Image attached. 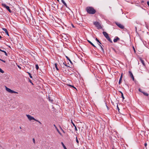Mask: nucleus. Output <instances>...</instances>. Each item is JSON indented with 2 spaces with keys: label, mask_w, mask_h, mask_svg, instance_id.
<instances>
[{
  "label": "nucleus",
  "mask_w": 149,
  "mask_h": 149,
  "mask_svg": "<svg viewBox=\"0 0 149 149\" xmlns=\"http://www.w3.org/2000/svg\"><path fill=\"white\" fill-rule=\"evenodd\" d=\"M86 10L87 13L91 15H93L96 12V10L92 6H88L86 8Z\"/></svg>",
  "instance_id": "obj_1"
},
{
  "label": "nucleus",
  "mask_w": 149,
  "mask_h": 149,
  "mask_svg": "<svg viewBox=\"0 0 149 149\" xmlns=\"http://www.w3.org/2000/svg\"><path fill=\"white\" fill-rule=\"evenodd\" d=\"M26 116L28 118L29 120H34L37 122H38L40 124H41L42 123L40 121H39L38 120H36L35 119L34 117L31 116L29 115H26Z\"/></svg>",
  "instance_id": "obj_2"
},
{
  "label": "nucleus",
  "mask_w": 149,
  "mask_h": 149,
  "mask_svg": "<svg viewBox=\"0 0 149 149\" xmlns=\"http://www.w3.org/2000/svg\"><path fill=\"white\" fill-rule=\"evenodd\" d=\"M94 24L97 28L98 29H101L102 27L100 23L97 22H94Z\"/></svg>",
  "instance_id": "obj_3"
},
{
  "label": "nucleus",
  "mask_w": 149,
  "mask_h": 149,
  "mask_svg": "<svg viewBox=\"0 0 149 149\" xmlns=\"http://www.w3.org/2000/svg\"><path fill=\"white\" fill-rule=\"evenodd\" d=\"M2 6L4 8H6L10 13H11L12 11L10 9L9 7L6 5L5 3H2L1 4Z\"/></svg>",
  "instance_id": "obj_4"
},
{
  "label": "nucleus",
  "mask_w": 149,
  "mask_h": 149,
  "mask_svg": "<svg viewBox=\"0 0 149 149\" xmlns=\"http://www.w3.org/2000/svg\"><path fill=\"white\" fill-rule=\"evenodd\" d=\"M6 87V91H8V92L11 93H18L17 92L13 90H11L10 89L7 88V87L5 86Z\"/></svg>",
  "instance_id": "obj_5"
},
{
  "label": "nucleus",
  "mask_w": 149,
  "mask_h": 149,
  "mask_svg": "<svg viewBox=\"0 0 149 149\" xmlns=\"http://www.w3.org/2000/svg\"><path fill=\"white\" fill-rule=\"evenodd\" d=\"M115 23L116 24L120 29H124V26L123 25L120 24V23H118V22H116Z\"/></svg>",
  "instance_id": "obj_6"
},
{
  "label": "nucleus",
  "mask_w": 149,
  "mask_h": 149,
  "mask_svg": "<svg viewBox=\"0 0 149 149\" xmlns=\"http://www.w3.org/2000/svg\"><path fill=\"white\" fill-rule=\"evenodd\" d=\"M102 33L104 36L106 38L109 36L108 34L106 32L103 31V32Z\"/></svg>",
  "instance_id": "obj_7"
},
{
  "label": "nucleus",
  "mask_w": 149,
  "mask_h": 149,
  "mask_svg": "<svg viewBox=\"0 0 149 149\" xmlns=\"http://www.w3.org/2000/svg\"><path fill=\"white\" fill-rule=\"evenodd\" d=\"M120 40V38L116 36L113 39V41L114 42H116L118 40Z\"/></svg>",
  "instance_id": "obj_8"
},
{
  "label": "nucleus",
  "mask_w": 149,
  "mask_h": 149,
  "mask_svg": "<svg viewBox=\"0 0 149 149\" xmlns=\"http://www.w3.org/2000/svg\"><path fill=\"white\" fill-rule=\"evenodd\" d=\"M129 73L130 74V76L132 78V80L134 81V77L132 73L130 71L129 72Z\"/></svg>",
  "instance_id": "obj_9"
},
{
  "label": "nucleus",
  "mask_w": 149,
  "mask_h": 149,
  "mask_svg": "<svg viewBox=\"0 0 149 149\" xmlns=\"http://www.w3.org/2000/svg\"><path fill=\"white\" fill-rule=\"evenodd\" d=\"M2 30L4 31H5L6 33L8 36H9V35L8 34V31L7 29H5L4 28H2Z\"/></svg>",
  "instance_id": "obj_10"
},
{
  "label": "nucleus",
  "mask_w": 149,
  "mask_h": 149,
  "mask_svg": "<svg viewBox=\"0 0 149 149\" xmlns=\"http://www.w3.org/2000/svg\"><path fill=\"white\" fill-rule=\"evenodd\" d=\"M122 74H121V75L120 76V79H119L118 83L120 84L121 83V81L122 80Z\"/></svg>",
  "instance_id": "obj_11"
},
{
  "label": "nucleus",
  "mask_w": 149,
  "mask_h": 149,
  "mask_svg": "<svg viewBox=\"0 0 149 149\" xmlns=\"http://www.w3.org/2000/svg\"><path fill=\"white\" fill-rule=\"evenodd\" d=\"M87 41L93 46L94 47H96L95 46L91 41L88 40H87Z\"/></svg>",
  "instance_id": "obj_12"
},
{
  "label": "nucleus",
  "mask_w": 149,
  "mask_h": 149,
  "mask_svg": "<svg viewBox=\"0 0 149 149\" xmlns=\"http://www.w3.org/2000/svg\"><path fill=\"white\" fill-rule=\"evenodd\" d=\"M140 61L141 62V63H142V64L144 66H145V64L144 62V61L143 59H142L141 58L140 59Z\"/></svg>",
  "instance_id": "obj_13"
},
{
  "label": "nucleus",
  "mask_w": 149,
  "mask_h": 149,
  "mask_svg": "<svg viewBox=\"0 0 149 149\" xmlns=\"http://www.w3.org/2000/svg\"><path fill=\"white\" fill-rule=\"evenodd\" d=\"M61 1L64 4V5L66 7H67V5L66 3H65V1L64 0H61Z\"/></svg>",
  "instance_id": "obj_14"
},
{
  "label": "nucleus",
  "mask_w": 149,
  "mask_h": 149,
  "mask_svg": "<svg viewBox=\"0 0 149 149\" xmlns=\"http://www.w3.org/2000/svg\"><path fill=\"white\" fill-rule=\"evenodd\" d=\"M109 42H110L111 43L112 42V41L111 40L109 36L107 38H106Z\"/></svg>",
  "instance_id": "obj_15"
},
{
  "label": "nucleus",
  "mask_w": 149,
  "mask_h": 149,
  "mask_svg": "<svg viewBox=\"0 0 149 149\" xmlns=\"http://www.w3.org/2000/svg\"><path fill=\"white\" fill-rule=\"evenodd\" d=\"M0 51H1V52H3L5 55L6 56H7V53L6 52H5V51H4V50H2L1 49H0Z\"/></svg>",
  "instance_id": "obj_16"
},
{
  "label": "nucleus",
  "mask_w": 149,
  "mask_h": 149,
  "mask_svg": "<svg viewBox=\"0 0 149 149\" xmlns=\"http://www.w3.org/2000/svg\"><path fill=\"white\" fill-rule=\"evenodd\" d=\"M57 63H55V68H56V70L57 71H58L59 70V69H58V68L57 67Z\"/></svg>",
  "instance_id": "obj_17"
},
{
  "label": "nucleus",
  "mask_w": 149,
  "mask_h": 149,
  "mask_svg": "<svg viewBox=\"0 0 149 149\" xmlns=\"http://www.w3.org/2000/svg\"><path fill=\"white\" fill-rule=\"evenodd\" d=\"M113 49L116 54H119V52L118 51H117V50H116L114 48H113Z\"/></svg>",
  "instance_id": "obj_18"
},
{
  "label": "nucleus",
  "mask_w": 149,
  "mask_h": 149,
  "mask_svg": "<svg viewBox=\"0 0 149 149\" xmlns=\"http://www.w3.org/2000/svg\"><path fill=\"white\" fill-rule=\"evenodd\" d=\"M61 143L64 149H67L66 147L64 145V143H63V142H62Z\"/></svg>",
  "instance_id": "obj_19"
},
{
  "label": "nucleus",
  "mask_w": 149,
  "mask_h": 149,
  "mask_svg": "<svg viewBox=\"0 0 149 149\" xmlns=\"http://www.w3.org/2000/svg\"><path fill=\"white\" fill-rule=\"evenodd\" d=\"M65 57L71 63H72V62L70 59L67 56H65Z\"/></svg>",
  "instance_id": "obj_20"
},
{
  "label": "nucleus",
  "mask_w": 149,
  "mask_h": 149,
  "mask_svg": "<svg viewBox=\"0 0 149 149\" xmlns=\"http://www.w3.org/2000/svg\"><path fill=\"white\" fill-rule=\"evenodd\" d=\"M142 93H143V94L145 95H146V96H148V95H149V94L148 93H146V92H142Z\"/></svg>",
  "instance_id": "obj_21"
},
{
  "label": "nucleus",
  "mask_w": 149,
  "mask_h": 149,
  "mask_svg": "<svg viewBox=\"0 0 149 149\" xmlns=\"http://www.w3.org/2000/svg\"><path fill=\"white\" fill-rule=\"evenodd\" d=\"M99 45L100 46V48H101V49H102V51L103 52H104V49H103V48L102 47V46L100 44H99Z\"/></svg>",
  "instance_id": "obj_22"
},
{
  "label": "nucleus",
  "mask_w": 149,
  "mask_h": 149,
  "mask_svg": "<svg viewBox=\"0 0 149 149\" xmlns=\"http://www.w3.org/2000/svg\"><path fill=\"white\" fill-rule=\"evenodd\" d=\"M72 124L73 125L74 127H75V131H77V127H76V126L73 123H72Z\"/></svg>",
  "instance_id": "obj_23"
},
{
  "label": "nucleus",
  "mask_w": 149,
  "mask_h": 149,
  "mask_svg": "<svg viewBox=\"0 0 149 149\" xmlns=\"http://www.w3.org/2000/svg\"><path fill=\"white\" fill-rule=\"evenodd\" d=\"M36 68L37 70H38L39 69V66L38 64L36 65Z\"/></svg>",
  "instance_id": "obj_24"
},
{
  "label": "nucleus",
  "mask_w": 149,
  "mask_h": 149,
  "mask_svg": "<svg viewBox=\"0 0 149 149\" xmlns=\"http://www.w3.org/2000/svg\"><path fill=\"white\" fill-rule=\"evenodd\" d=\"M27 73L28 74H29V77H30V78H32V76L31 75V74L29 72H27Z\"/></svg>",
  "instance_id": "obj_25"
},
{
  "label": "nucleus",
  "mask_w": 149,
  "mask_h": 149,
  "mask_svg": "<svg viewBox=\"0 0 149 149\" xmlns=\"http://www.w3.org/2000/svg\"><path fill=\"white\" fill-rule=\"evenodd\" d=\"M0 72L2 73L4 72V71L1 68H0Z\"/></svg>",
  "instance_id": "obj_26"
},
{
  "label": "nucleus",
  "mask_w": 149,
  "mask_h": 149,
  "mask_svg": "<svg viewBox=\"0 0 149 149\" xmlns=\"http://www.w3.org/2000/svg\"><path fill=\"white\" fill-rule=\"evenodd\" d=\"M69 86H70L71 87H72V88H75V89H76V88L75 87H74L73 86L71 85H69Z\"/></svg>",
  "instance_id": "obj_27"
},
{
  "label": "nucleus",
  "mask_w": 149,
  "mask_h": 149,
  "mask_svg": "<svg viewBox=\"0 0 149 149\" xmlns=\"http://www.w3.org/2000/svg\"><path fill=\"white\" fill-rule=\"evenodd\" d=\"M56 130L59 133V134L60 135H62L61 133L59 132V130H58V129H56Z\"/></svg>",
  "instance_id": "obj_28"
},
{
  "label": "nucleus",
  "mask_w": 149,
  "mask_h": 149,
  "mask_svg": "<svg viewBox=\"0 0 149 149\" xmlns=\"http://www.w3.org/2000/svg\"><path fill=\"white\" fill-rule=\"evenodd\" d=\"M54 5H55V6H54V8H55L56 9V8H55V6H56V7H57V8H58V5H56V4H54Z\"/></svg>",
  "instance_id": "obj_29"
},
{
  "label": "nucleus",
  "mask_w": 149,
  "mask_h": 149,
  "mask_svg": "<svg viewBox=\"0 0 149 149\" xmlns=\"http://www.w3.org/2000/svg\"><path fill=\"white\" fill-rule=\"evenodd\" d=\"M121 97H122V98H123V100H124V99H125V98L124 97L123 93H122Z\"/></svg>",
  "instance_id": "obj_30"
},
{
  "label": "nucleus",
  "mask_w": 149,
  "mask_h": 149,
  "mask_svg": "<svg viewBox=\"0 0 149 149\" xmlns=\"http://www.w3.org/2000/svg\"><path fill=\"white\" fill-rule=\"evenodd\" d=\"M95 40H96L97 42H98L99 43H100V41L97 38H96V39H95Z\"/></svg>",
  "instance_id": "obj_31"
},
{
  "label": "nucleus",
  "mask_w": 149,
  "mask_h": 149,
  "mask_svg": "<svg viewBox=\"0 0 149 149\" xmlns=\"http://www.w3.org/2000/svg\"><path fill=\"white\" fill-rule=\"evenodd\" d=\"M48 98H49V101H51L52 102L53 101V100H51V99H50V97H48Z\"/></svg>",
  "instance_id": "obj_32"
},
{
  "label": "nucleus",
  "mask_w": 149,
  "mask_h": 149,
  "mask_svg": "<svg viewBox=\"0 0 149 149\" xmlns=\"http://www.w3.org/2000/svg\"><path fill=\"white\" fill-rule=\"evenodd\" d=\"M117 109L118 110V111L119 112L120 109H119V107H118V104H117Z\"/></svg>",
  "instance_id": "obj_33"
},
{
  "label": "nucleus",
  "mask_w": 149,
  "mask_h": 149,
  "mask_svg": "<svg viewBox=\"0 0 149 149\" xmlns=\"http://www.w3.org/2000/svg\"><path fill=\"white\" fill-rule=\"evenodd\" d=\"M33 143L35 144V139L33 138Z\"/></svg>",
  "instance_id": "obj_34"
},
{
  "label": "nucleus",
  "mask_w": 149,
  "mask_h": 149,
  "mask_svg": "<svg viewBox=\"0 0 149 149\" xmlns=\"http://www.w3.org/2000/svg\"><path fill=\"white\" fill-rule=\"evenodd\" d=\"M139 91L140 92H141V93H142V92H143L142 91H141V90L140 89V88H139Z\"/></svg>",
  "instance_id": "obj_35"
},
{
  "label": "nucleus",
  "mask_w": 149,
  "mask_h": 149,
  "mask_svg": "<svg viewBox=\"0 0 149 149\" xmlns=\"http://www.w3.org/2000/svg\"><path fill=\"white\" fill-rule=\"evenodd\" d=\"M54 126L55 127V128L56 129V130L58 129L57 127H56V125L55 124L54 125Z\"/></svg>",
  "instance_id": "obj_36"
},
{
  "label": "nucleus",
  "mask_w": 149,
  "mask_h": 149,
  "mask_svg": "<svg viewBox=\"0 0 149 149\" xmlns=\"http://www.w3.org/2000/svg\"><path fill=\"white\" fill-rule=\"evenodd\" d=\"M63 64L65 65L67 67H68L69 66L66 64H65L64 63H63Z\"/></svg>",
  "instance_id": "obj_37"
},
{
  "label": "nucleus",
  "mask_w": 149,
  "mask_h": 149,
  "mask_svg": "<svg viewBox=\"0 0 149 149\" xmlns=\"http://www.w3.org/2000/svg\"><path fill=\"white\" fill-rule=\"evenodd\" d=\"M1 61L4 63H5V62H6V61H4V60H2V59L1 60Z\"/></svg>",
  "instance_id": "obj_38"
},
{
  "label": "nucleus",
  "mask_w": 149,
  "mask_h": 149,
  "mask_svg": "<svg viewBox=\"0 0 149 149\" xmlns=\"http://www.w3.org/2000/svg\"><path fill=\"white\" fill-rule=\"evenodd\" d=\"M76 141L78 143H79V141L78 140V139H77H77H76Z\"/></svg>",
  "instance_id": "obj_39"
},
{
  "label": "nucleus",
  "mask_w": 149,
  "mask_h": 149,
  "mask_svg": "<svg viewBox=\"0 0 149 149\" xmlns=\"http://www.w3.org/2000/svg\"><path fill=\"white\" fill-rule=\"evenodd\" d=\"M144 146H145V147H146L147 146V143H145L144 144Z\"/></svg>",
  "instance_id": "obj_40"
},
{
  "label": "nucleus",
  "mask_w": 149,
  "mask_h": 149,
  "mask_svg": "<svg viewBox=\"0 0 149 149\" xmlns=\"http://www.w3.org/2000/svg\"><path fill=\"white\" fill-rule=\"evenodd\" d=\"M133 48L134 52H135V49L134 47H133Z\"/></svg>",
  "instance_id": "obj_41"
},
{
  "label": "nucleus",
  "mask_w": 149,
  "mask_h": 149,
  "mask_svg": "<svg viewBox=\"0 0 149 149\" xmlns=\"http://www.w3.org/2000/svg\"><path fill=\"white\" fill-rule=\"evenodd\" d=\"M29 82L31 83L32 84H33V83L31 82V80L29 79Z\"/></svg>",
  "instance_id": "obj_42"
},
{
  "label": "nucleus",
  "mask_w": 149,
  "mask_h": 149,
  "mask_svg": "<svg viewBox=\"0 0 149 149\" xmlns=\"http://www.w3.org/2000/svg\"><path fill=\"white\" fill-rule=\"evenodd\" d=\"M17 67H18V68H19L20 69H21V67H20L18 65H17Z\"/></svg>",
  "instance_id": "obj_43"
},
{
  "label": "nucleus",
  "mask_w": 149,
  "mask_h": 149,
  "mask_svg": "<svg viewBox=\"0 0 149 149\" xmlns=\"http://www.w3.org/2000/svg\"><path fill=\"white\" fill-rule=\"evenodd\" d=\"M120 93H121V94H122V93H122V92H121V91H120Z\"/></svg>",
  "instance_id": "obj_44"
},
{
  "label": "nucleus",
  "mask_w": 149,
  "mask_h": 149,
  "mask_svg": "<svg viewBox=\"0 0 149 149\" xmlns=\"http://www.w3.org/2000/svg\"><path fill=\"white\" fill-rule=\"evenodd\" d=\"M120 93H121V94H122V93H122V92H121V91H120Z\"/></svg>",
  "instance_id": "obj_45"
},
{
  "label": "nucleus",
  "mask_w": 149,
  "mask_h": 149,
  "mask_svg": "<svg viewBox=\"0 0 149 149\" xmlns=\"http://www.w3.org/2000/svg\"><path fill=\"white\" fill-rule=\"evenodd\" d=\"M20 129H21V127H19Z\"/></svg>",
  "instance_id": "obj_46"
},
{
  "label": "nucleus",
  "mask_w": 149,
  "mask_h": 149,
  "mask_svg": "<svg viewBox=\"0 0 149 149\" xmlns=\"http://www.w3.org/2000/svg\"><path fill=\"white\" fill-rule=\"evenodd\" d=\"M99 43V44H101V43L100 42V43Z\"/></svg>",
  "instance_id": "obj_47"
},
{
  "label": "nucleus",
  "mask_w": 149,
  "mask_h": 149,
  "mask_svg": "<svg viewBox=\"0 0 149 149\" xmlns=\"http://www.w3.org/2000/svg\"><path fill=\"white\" fill-rule=\"evenodd\" d=\"M72 26L73 27H74V26H73L72 24Z\"/></svg>",
  "instance_id": "obj_48"
},
{
  "label": "nucleus",
  "mask_w": 149,
  "mask_h": 149,
  "mask_svg": "<svg viewBox=\"0 0 149 149\" xmlns=\"http://www.w3.org/2000/svg\"><path fill=\"white\" fill-rule=\"evenodd\" d=\"M57 1H58V2L59 1V0H57Z\"/></svg>",
  "instance_id": "obj_49"
},
{
  "label": "nucleus",
  "mask_w": 149,
  "mask_h": 149,
  "mask_svg": "<svg viewBox=\"0 0 149 149\" xmlns=\"http://www.w3.org/2000/svg\"><path fill=\"white\" fill-rule=\"evenodd\" d=\"M1 59H0V60L1 61Z\"/></svg>",
  "instance_id": "obj_50"
},
{
  "label": "nucleus",
  "mask_w": 149,
  "mask_h": 149,
  "mask_svg": "<svg viewBox=\"0 0 149 149\" xmlns=\"http://www.w3.org/2000/svg\"><path fill=\"white\" fill-rule=\"evenodd\" d=\"M113 149H114L113 148Z\"/></svg>",
  "instance_id": "obj_51"
}]
</instances>
